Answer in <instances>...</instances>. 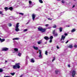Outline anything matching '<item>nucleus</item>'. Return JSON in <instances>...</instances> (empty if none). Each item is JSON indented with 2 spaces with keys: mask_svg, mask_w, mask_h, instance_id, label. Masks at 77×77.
<instances>
[{
  "mask_svg": "<svg viewBox=\"0 0 77 77\" xmlns=\"http://www.w3.org/2000/svg\"><path fill=\"white\" fill-rule=\"evenodd\" d=\"M20 63H16L14 65H13V69H20Z\"/></svg>",
  "mask_w": 77,
  "mask_h": 77,
  "instance_id": "nucleus-1",
  "label": "nucleus"
},
{
  "mask_svg": "<svg viewBox=\"0 0 77 77\" xmlns=\"http://www.w3.org/2000/svg\"><path fill=\"white\" fill-rule=\"evenodd\" d=\"M38 30L42 33H44L46 32V28H43L42 27L39 26L38 28H37Z\"/></svg>",
  "mask_w": 77,
  "mask_h": 77,
  "instance_id": "nucleus-2",
  "label": "nucleus"
},
{
  "mask_svg": "<svg viewBox=\"0 0 77 77\" xmlns=\"http://www.w3.org/2000/svg\"><path fill=\"white\" fill-rule=\"evenodd\" d=\"M20 24V23H17L16 24V29L15 30L16 32H18V31H20V29H18V27H19V26H18L19 24Z\"/></svg>",
  "mask_w": 77,
  "mask_h": 77,
  "instance_id": "nucleus-3",
  "label": "nucleus"
},
{
  "mask_svg": "<svg viewBox=\"0 0 77 77\" xmlns=\"http://www.w3.org/2000/svg\"><path fill=\"white\" fill-rule=\"evenodd\" d=\"M75 71L73 70L72 72V76L73 77H75Z\"/></svg>",
  "mask_w": 77,
  "mask_h": 77,
  "instance_id": "nucleus-4",
  "label": "nucleus"
},
{
  "mask_svg": "<svg viewBox=\"0 0 77 77\" xmlns=\"http://www.w3.org/2000/svg\"><path fill=\"white\" fill-rule=\"evenodd\" d=\"M65 36H64L63 35H62L61 38L60 40V41H62V40H63L64 41L65 40Z\"/></svg>",
  "mask_w": 77,
  "mask_h": 77,
  "instance_id": "nucleus-5",
  "label": "nucleus"
},
{
  "mask_svg": "<svg viewBox=\"0 0 77 77\" xmlns=\"http://www.w3.org/2000/svg\"><path fill=\"white\" fill-rule=\"evenodd\" d=\"M9 50V48H4L2 50V51H8Z\"/></svg>",
  "mask_w": 77,
  "mask_h": 77,
  "instance_id": "nucleus-6",
  "label": "nucleus"
},
{
  "mask_svg": "<svg viewBox=\"0 0 77 77\" xmlns=\"http://www.w3.org/2000/svg\"><path fill=\"white\" fill-rule=\"evenodd\" d=\"M36 17V14H32V18L33 20H34L35 19V17Z\"/></svg>",
  "mask_w": 77,
  "mask_h": 77,
  "instance_id": "nucleus-7",
  "label": "nucleus"
},
{
  "mask_svg": "<svg viewBox=\"0 0 77 77\" xmlns=\"http://www.w3.org/2000/svg\"><path fill=\"white\" fill-rule=\"evenodd\" d=\"M33 48L35 50H38V48L37 47H35V46H33Z\"/></svg>",
  "mask_w": 77,
  "mask_h": 77,
  "instance_id": "nucleus-8",
  "label": "nucleus"
},
{
  "mask_svg": "<svg viewBox=\"0 0 77 77\" xmlns=\"http://www.w3.org/2000/svg\"><path fill=\"white\" fill-rule=\"evenodd\" d=\"M44 38L45 39V40H48L49 39V38H48V37L47 36H45Z\"/></svg>",
  "mask_w": 77,
  "mask_h": 77,
  "instance_id": "nucleus-9",
  "label": "nucleus"
},
{
  "mask_svg": "<svg viewBox=\"0 0 77 77\" xmlns=\"http://www.w3.org/2000/svg\"><path fill=\"white\" fill-rule=\"evenodd\" d=\"M68 48H72V47H73V46H72V45H70L68 46Z\"/></svg>",
  "mask_w": 77,
  "mask_h": 77,
  "instance_id": "nucleus-10",
  "label": "nucleus"
},
{
  "mask_svg": "<svg viewBox=\"0 0 77 77\" xmlns=\"http://www.w3.org/2000/svg\"><path fill=\"white\" fill-rule=\"evenodd\" d=\"M31 62L32 63H34V62H35V60H34V59H33V58H32L31 59Z\"/></svg>",
  "mask_w": 77,
  "mask_h": 77,
  "instance_id": "nucleus-11",
  "label": "nucleus"
},
{
  "mask_svg": "<svg viewBox=\"0 0 77 77\" xmlns=\"http://www.w3.org/2000/svg\"><path fill=\"white\" fill-rule=\"evenodd\" d=\"M14 50L15 51H18V49L17 48H14Z\"/></svg>",
  "mask_w": 77,
  "mask_h": 77,
  "instance_id": "nucleus-12",
  "label": "nucleus"
},
{
  "mask_svg": "<svg viewBox=\"0 0 77 77\" xmlns=\"http://www.w3.org/2000/svg\"><path fill=\"white\" fill-rule=\"evenodd\" d=\"M59 29L60 32H62V28L60 27L59 28Z\"/></svg>",
  "mask_w": 77,
  "mask_h": 77,
  "instance_id": "nucleus-13",
  "label": "nucleus"
},
{
  "mask_svg": "<svg viewBox=\"0 0 77 77\" xmlns=\"http://www.w3.org/2000/svg\"><path fill=\"white\" fill-rule=\"evenodd\" d=\"M8 9H9V10H10V11H12L13 10V8L12 7H11L8 8Z\"/></svg>",
  "mask_w": 77,
  "mask_h": 77,
  "instance_id": "nucleus-14",
  "label": "nucleus"
},
{
  "mask_svg": "<svg viewBox=\"0 0 77 77\" xmlns=\"http://www.w3.org/2000/svg\"><path fill=\"white\" fill-rule=\"evenodd\" d=\"M54 36L57 37V36H58V33H55V34H54Z\"/></svg>",
  "mask_w": 77,
  "mask_h": 77,
  "instance_id": "nucleus-15",
  "label": "nucleus"
},
{
  "mask_svg": "<svg viewBox=\"0 0 77 77\" xmlns=\"http://www.w3.org/2000/svg\"><path fill=\"white\" fill-rule=\"evenodd\" d=\"M5 41V39H2L1 40V42H4V41Z\"/></svg>",
  "mask_w": 77,
  "mask_h": 77,
  "instance_id": "nucleus-16",
  "label": "nucleus"
},
{
  "mask_svg": "<svg viewBox=\"0 0 77 77\" xmlns=\"http://www.w3.org/2000/svg\"><path fill=\"white\" fill-rule=\"evenodd\" d=\"M75 29H73L71 30V32L72 33V32H75Z\"/></svg>",
  "mask_w": 77,
  "mask_h": 77,
  "instance_id": "nucleus-17",
  "label": "nucleus"
},
{
  "mask_svg": "<svg viewBox=\"0 0 77 77\" xmlns=\"http://www.w3.org/2000/svg\"><path fill=\"white\" fill-rule=\"evenodd\" d=\"M4 9L6 11L9 10V8L8 7H5Z\"/></svg>",
  "mask_w": 77,
  "mask_h": 77,
  "instance_id": "nucleus-18",
  "label": "nucleus"
},
{
  "mask_svg": "<svg viewBox=\"0 0 77 77\" xmlns=\"http://www.w3.org/2000/svg\"><path fill=\"white\" fill-rule=\"evenodd\" d=\"M13 39L14 40H18V39H20V38H13Z\"/></svg>",
  "mask_w": 77,
  "mask_h": 77,
  "instance_id": "nucleus-19",
  "label": "nucleus"
},
{
  "mask_svg": "<svg viewBox=\"0 0 77 77\" xmlns=\"http://www.w3.org/2000/svg\"><path fill=\"white\" fill-rule=\"evenodd\" d=\"M42 41L41 40H40L39 42H38V44H41V42Z\"/></svg>",
  "mask_w": 77,
  "mask_h": 77,
  "instance_id": "nucleus-20",
  "label": "nucleus"
},
{
  "mask_svg": "<svg viewBox=\"0 0 77 77\" xmlns=\"http://www.w3.org/2000/svg\"><path fill=\"white\" fill-rule=\"evenodd\" d=\"M39 2L40 3H43V1L42 0H38Z\"/></svg>",
  "mask_w": 77,
  "mask_h": 77,
  "instance_id": "nucleus-21",
  "label": "nucleus"
},
{
  "mask_svg": "<svg viewBox=\"0 0 77 77\" xmlns=\"http://www.w3.org/2000/svg\"><path fill=\"white\" fill-rule=\"evenodd\" d=\"M53 28H56L57 27V26L56 25H54L53 26Z\"/></svg>",
  "mask_w": 77,
  "mask_h": 77,
  "instance_id": "nucleus-22",
  "label": "nucleus"
},
{
  "mask_svg": "<svg viewBox=\"0 0 77 77\" xmlns=\"http://www.w3.org/2000/svg\"><path fill=\"white\" fill-rule=\"evenodd\" d=\"M39 54H41L42 53V51L41 50H39Z\"/></svg>",
  "mask_w": 77,
  "mask_h": 77,
  "instance_id": "nucleus-23",
  "label": "nucleus"
},
{
  "mask_svg": "<svg viewBox=\"0 0 77 77\" xmlns=\"http://www.w3.org/2000/svg\"><path fill=\"white\" fill-rule=\"evenodd\" d=\"M53 38V36H51L50 37V39H52Z\"/></svg>",
  "mask_w": 77,
  "mask_h": 77,
  "instance_id": "nucleus-24",
  "label": "nucleus"
},
{
  "mask_svg": "<svg viewBox=\"0 0 77 77\" xmlns=\"http://www.w3.org/2000/svg\"><path fill=\"white\" fill-rule=\"evenodd\" d=\"M3 71V70L2 69H0V72H2Z\"/></svg>",
  "mask_w": 77,
  "mask_h": 77,
  "instance_id": "nucleus-25",
  "label": "nucleus"
},
{
  "mask_svg": "<svg viewBox=\"0 0 77 77\" xmlns=\"http://www.w3.org/2000/svg\"><path fill=\"white\" fill-rule=\"evenodd\" d=\"M10 74L12 75H15V73H14H14H11Z\"/></svg>",
  "mask_w": 77,
  "mask_h": 77,
  "instance_id": "nucleus-26",
  "label": "nucleus"
},
{
  "mask_svg": "<svg viewBox=\"0 0 77 77\" xmlns=\"http://www.w3.org/2000/svg\"><path fill=\"white\" fill-rule=\"evenodd\" d=\"M52 33V34H53L54 35L55 34V30H54L53 31Z\"/></svg>",
  "mask_w": 77,
  "mask_h": 77,
  "instance_id": "nucleus-27",
  "label": "nucleus"
},
{
  "mask_svg": "<svg viewBox=\"0 0 77 77\" xmlns=\"http://www.w3.org/2000/svg\"><path fill=\"white\" fill-rule=\"evenodd\" d=\"M29 5H31V4H32V1H29Z\"/></svg>",
  "mask_w": 77,
  "mask_h": 77,
  "instance_id": "nucleus-28",
  "label": "nucleus"
},
{
  "mask_svg": "<svg viewBox=\"0 0 77 77\" xmlns=\"http://www.w3.org/2000/svg\"><path fill=\"white\" fill-rule=\"evenodd\" d=\"M19 14H20V15H24V14L22 13H19Z\"/></svg>",
  "mask_w": 77,
  "mask_h": 77,
  "instance_id": "nucleus-29",
  "label": "nucleus"
},
{
  "mask_svg": "<svg viewBox=\"0 0 77 77\" xmlns=\"http://www.w3.org/2000/svg\"><path fill=\"white\" fill-rule=\"evenodd\" d=\"M45 54H46V55H48V52H47V51H45Z\"/></svg>",
  "mask_w": 77,
  "mask_h": 77,
  "instance_id": "nucleus-30",
  "label": "nucleus"
},
{
  "mask_svg": "<svg viewBox=\"0 0 77 77\" xmlns=\"http://www.w3.org/2000/svg\"><path fill=\"white\" fill-rule=\"evenodd\" d=\"M8 26L9 27H11V26H12V24H11V23H9L8 24Z\"/></svg>",
  "mask_w": 77,
  "mask_h": 77,
  "instance_id": "nucleus-31",
  "label": "nucleus"
},
{
  "mask_svg": "<svg viewBox=\"0 0 77 77\" xmlns=\"http://www.w3.org/2000/svg\"><path fill=\"white\" fill-rule=\"evenodd\" d=\"M55 72L56 74H57V73L58 72H59V71L58 70H56L55 71Z\"/></svg>",
  "mask_w": 77,
  "mask_h": 77,
  "instance_id": "nucleus-32",
  "label": "nucleus"
},
{
  "mask_svg": "<svg viewBox=\"0 0 77 77\" xmlns=\"http://www.w3.org/2000/svg\"><path fill=\"white\" fill-rule=\"evenodd\" d=\"M21 55V53H18V56H20Z\"/></svg>",
  "mask_w": 77,
  "mask_h": 77,
  "instance_id": "nucleus-33",
  "label": "nucleus"
},
{
  "mask_svg": "<svg viewBox=\"0 0 77 77\" xmlns=\"http://www.w3.org/2000/svg\"><path fill=\"white\" fill-rule=\"evenodd\" d=\"M39 57H40V58H41L42 57V55L40 54L38 56Z\"/></svg>",
  "mask_w": 77,
  "mask_h": 77,
  "instance_id": "nucleus-34",
  "label": "nucleus"
},
{
  "mask_svg": "<svg viewBox=\"0 0 77 77\" xmlns=\"http://www.w3.org/2000/svg\"><path fill=\"white\" fill-rule=\"evenodd\" d=\"M0 15H3V13H2V12L0 11Z\"/></svg>",
  "mask_w": 77,
  "mask_h": 77,
  "instance_id": "nucleus-35",
  "label": "nucleus"
},
{
  "mask_svg": "<svg viewBox=\"0 0 77 77\" xmlns=\"http://www.w3.org/2000/svg\"><path fill=\"white\" fill-rule=\"evenodd\" d=\"M65 36H67L68 35V34L66 33H65L64 34Z\"/></svg>",
  "mask_w": 77,
  "mask_h": 77,
  "instance_id": "nucleus-36",
  "label": "nucleus"
},
{
  "mask_svg": "<svg viewBox=\"0 0 77 77\" xmlns=\"http://www.w3.org/2000/svg\"><path fill=\"white\" fill-rule=\"evenodd\" d=\"M54 60H55V57H54L53 60H52V62H53V61H54Z\"/></svg>",
  "mask_w": 77,
  "mask_h": 77,
  "instance_id": "nucleus-37",
  "label": "nucleus"
},
{
  "mask_svg": "<svg viewBox=\"0 0 77 77\" xmlns=\"http://www.w3.org/2000/svg\"><path fill=\"white\" fill-rule=\"evenodd\" d=\"M61 2L62 3H65V2L63 0Z\"/></svg>",
  "mask_w": 77,
  "mask_h": 77,
  "instance_id": "nucleus-38",
  "label": "nucleus"
},
{
  "mask_svg": "<svg viewBox=\"0 0 77 77\" xmlns=\"http://www.w3.org/2000/svg\"><path fill=\"white\" fill-rule=\"evenodd\" d=\"M74 47H75V48H77V45H75L74 46Z\"/></svg>",
  "mask_w": 77,
  "mask_h": 77,
  "instance_id": "nucleus-39",
  "label": "nucleus"
},
{
  "mask_svg": "<svg viewBox=\"0 0 77 77\" xmlns=\"http://www.w3.org/2000/svg\"><path fill=\"white\" fill-rule=\"evenodd\" d=\"M48 20H52V19L50 18H48Z\"/></svg>",
  "mask_w": 77,
  "mask_h": 77,
  "instance_id": "nucleus-40",
  "label": "nucleus"
},
{
  "mask_svg": "<svg viewBox=\"0 0 77 77\" xmlns=\"http://www.w3.org/2000/svg\"><path fill=\"white\" fill-rule=\"evenodd\" d=\"M24 31L25 32H27V29H25L24 30Z\"/></svg>",
  "mask_w": 77,
  "mask_h": 77,
  "instance_id": "nucleus-41",
  "label": "nucleus"
},
{
  "mask_svg": "<svg viewBox=\"0 0 77 77\" xmlns=\"http://www.w3.org/2000/svg\"><path fill=\"white\" fill-rule=\"evenodd\" d=\"M49 42L51 43L52 42V40H51V39L49 41Z\"/></svg>",
  "mask_w": 77,
  "mask_h": 77,
  "instance_id": "nucleus-42",
  "label": "nucleus"
},
{
  "mask_svg": "<svg viewBox=\"0 0 77 77\" xmlns=\"http://www.w3.org/2000/svg\"><path fill=\"white\" fill-rule=\"evenodd\" d=\"M57 49H59L60 48L59 47H58V46H57Z\"/></svg>",
  "mask_w": 77,
  "mask_h": 77,
  "instance_id": "nucleus-43",
  "label": "nucleus"
},
{
  "mask_svg": "<svg viewBox=\"0 0 77 77\" xmlns=\"http://www.w3.org/2000/svg\"><path fill=\"white\" fill-rule=\"evenodd\" d=\"M69 42V41L68 40H67L66 42H65L66 44H67Z\"/></svg>",
  "mask_w": 77,
  "mask_h": 77,
  "instance_id": "nucleus-44",
  "label": "nucleus"
},
{
  "mask_svg": "<svg viewBox=\"0 0 77 77\" xmlns=\"http://www.w3.org/2000/svg\"><path fill=\"white\" fill-rule=\"evenodd\" d=\"M48 25H48V24H46V25H45V26L46 27H48Z\"/></svg>",
  "mask_w": 77,
  "mask_h": 77,
  "instance_id": "nucleus-45",
  "label": "nucleus"
},
{
  "mask_svg": "<svg viewBox=\"0 0 77 77\" xmlns=\"http://www.w3.org/2000/svg\"><path fill=\"white\" fill-rule=\"evenodd\" d=\"M4 77H11L10 76H4Z\"/></svg>",
  "mask_w": 77,
  "mask_h": 77,
  "instance_id": "nucleus-46",
  "label": "nucleus"
},
{
  "mask_svg": "<svg viewBox=\"0 0 77 77\" xmlns=\"http://www.w3.org/2000/svg\"><path fill=\"white\" fill-rule=\"evenodd\" d=\"M68 67H69V68L70 67V65H68Z\"/></svg>",
  "mask_w": 77,
  "mask_h": 77,
  "instance_id": "nucleus-47",
  "label": "nucleus"
},
{
  "mask_svg": "<svg viewBox=\"0 0 77 77\" xmlns=\"http://www.w3.org/2000/svg\"><path fill=\"white\" fill-rule=\"evenodd\" d=\"M74 7H75V5H73V7H72V8H74Z\"/></svg>",
  "mask_w": 77,
  "mask_h": 77,
  "instance_id": "nucleus-48",
  "label": "nucleus"
},
{
  "mask_svg": "<svg viewBox=\"0 0 77 77\" xmlns=\"http://www.w3.org/2000/svg\"><path fill=\"white\" fill-rule=\"evenodd\" d=\"M63 42H63V41L61 42V43H63Z\"/></svg>",
  "mask_w": 77,
  "mask_h": 77,
  "instance_id": "nucleus-49",
  "label": "nucleus"
},
{
  "mask_svg": "<svg viewBox=\"0 0 77 77\" xmlns=\"http://www.w3.org/2000/svg\"><path fill=\"white\" fill-rule=\"evenodd\" d=\"M22 76H23V75H20V77H22Z\"/></svg>",
  "mask_w": 77,
  "mask_h": 77,
  "instance_id": "nucleus-50",
  "label": "nucleus"
},
{
  "mask_svg": "<svg viewBox=\"0 0 77 77\" xmlns=\"http://www.w3.org/2000/svg\"><path fill=\"white\" fill-rule=\"evenodd\" d=\"M1 38H0V41H1Z\"/></svg>",
  "mask_w": 77,
  "mask_h": 77,
  "instance_id": "nucleus-51",
  "label": "nucleus"
},
{
  "mask_svg": "<svg viewBox=\"0 0 77 77\" xmlns=\"http://www.w3.org/2000/svg\"><path fill=\"white\" fill-rule=\"evenodd\" d=\"M5 62H8V61L6 60H5Z\"/></svg>",
  "mask_w": 77,
  "mask_h": 77,
  "instance_id": "nucleus-52",
  "label": "nucleus"
},
{
  "mask_svg": "<svg viewBox=\"0 0 77 77\" xmlns=\"http://www.w3.org/2000/svg\"><path fill=\"white\" fill-rule=\"evenodd\" d=\"M70 26H67V27H70Z\"/></svg>",
  "mask_w": 77,
  "mask_h": 77,
  "instance_id": "nucleus-53",
  "label": "nucleus"
},
{
  "mask_svg": "<svg viewBox=\"0 0 77 77\" xmlns=\"http://www.w3.org/2000/svg\"><path fill=\"white\" fill-rule=\"evenodd\" d=\"M74 0V1H75V0Z\"/></svg>",
  "mask_w": 77,
  "mask_h": 77,
  "instance_id": "nucleus-54",
  "label": "nucleus"
}]
</instances>
